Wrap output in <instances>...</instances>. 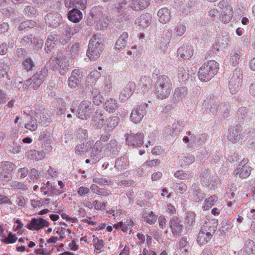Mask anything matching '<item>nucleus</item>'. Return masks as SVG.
Returning a JSON list of instances; mask_svg holds the SVG:
<instances>
[{"label": "nucleus", "mask_w": 255, "mask_h": 255, "mask_svg": "<svg viewBox=\"0 0 255 255\" xmlns=\"http://www.w3.org/2000/svg\"><path fill=\"white\" fill-rule=\"evenodd\" d=\"M23 13L30 18L36 17L38 15L37 9L32 5L25 6L23 10Z\"/></svg>", "instance_id": "nucleus-43"}, {"label": "nucleus", "mask_w": 255, "mask_h": 255, "mask_svg": "<svg viewBox=\"0 0 255 255\" xmlns=\"http://www.w3.org/2000/svg\"><path fill=\"white\" fill-rule=\"evenodd\" d=\"M94 145V141L89 140L83 142L81 144H77L75 148V151L77 153L89 151Z\"/></svg>", "instance_id": "nucleus-36"}, {"label": "nucleus", "mask_w": 255, "mask_h": 255, "mask_svg": "<svg viewBox=\"0 0 255 255\" xmlns=\"http://www.w3.org/2000/svg\"><path fill=\"white\" fill-rule=\"evenodd\" d=\"M139 85L141 87L142 92L145 93L149 90L152 85V81L150 78L146 76L141 77L139 80Z\"/></svg>", "instance_id": "nucleus-39"}, {"label": "nucleus", "mask_w": 255, "mask_h": 255, "mask_svg": "<svg viewBox=\"0 0 255 255\" xmlns=\"http://www.w3.org/2000/svg\"><path fill=\"white\" fill-rule=\"evenodd\" d=\"M50 63L52 69L58 70L61 75L65 74L69 66L68 60L66 58L59 55L52 57L50 59Z\"/></svg>", "instance_id": "nucleus-5"}, {"label": "nucleus", "mask_w": 255, "mask_h": 255, "mask_svg": "<svg viewBox=\"0 0 255 255\" xmlns=\"http://www.w3.org/2000/svg\"><path fill=\"white\" fill-rule=\"evenodd\" d=\"M105 151L110 152V154L115 157L119 154L120 147L118 142L116 139H111L110 142L106 145Z\"/></svg>", "instance_id": "nucleus-26"}, {"label": "nucleus", "mask_w": 255, "mask_h": 255, "mask_svg": "<svg viewBox=\"0 0 255 255\" xmlns=\"http://www.w3.org/2000/svg\"><path fill=\"white\" fill-rule=\"evenodd\" d=\"M22 65L24 67V69L26 71H29L32 70V68L34 67V64L32 60V59L30 58L25 59Z\"/></svg>", "instance_id": "nucleus-64"}, {"label": "nucleus", "mask_w": 255, "mask_h": 255, "mask_svg": "<svg viewBox=\"0 0 255 255\" xmlns=\"http://www.w3.org/2000/svg\"><path fill=\"white\" fill-rule=\"evenodd\" d=\"M219 103L217 97L213 95H211L206 98L203 105L206 109L209 110L210 113L214 115L216 114L218 112L220 107Z\"/></svg>", "instance_id": "nucleus-11"}, {"label": "nucleus", "mask_w": 255, "mask_h": 255, "mask_svg": "<svg viewBox=\"0 0 255 255\" xmlns=\"http://www.w3.org/2000/svg\"><path fill=\"white\" fill-rule=\"evenodd\" d=\"M103 145L100 141H97L92 147L91 157L93 163H96L101 157Z\"/></svg>", "instance_id": "nucleus-28"}, {"label": "nucleus", "mask_w": 255, "mask_h": 255, "mask_svg": "<svg viewBox=\"0 0 255 255\" xmlns=\"http://www.w3.org/2000/svg\"><path fill=\"white\" fill-rule=\"evenodd\" d=\"M241 127L238 125L230 128L229 140L232 142H236L241 139Z\"/></svg>", "instance_id": "nucleus-32"}, {"label": "nucleus", "mask_w": 255, "mask_h": 255, "mask_svg": "<svg viewBox=\"0 0 255 255\" xmlns=\"http://www.w3.org/2000/svg\"><path fill=\"white\" fill-rule=\"evenodd\" d=\"M34 116L37 119L39 124L44 127L48 126L51 121L48 110L44 108L36 110Z\"/></svg>", "instance_id": "nucleus-13"}, {"label": "nucleus", "mask_w": 255, "mask_h": 255, "mask_svg": "<svg viewBox=\"0 0 255 255\" xmlns=\"http://www.w3.org/2000/svg\"><path fill=\"white\" fill-rule=\"evenodd\" d=\"M76 136L80 140L83 141L84 139H87L88 137V131L86 129L80 128L76 132Z\"/></svg>", "instance_id": "nucleus-60"}, {"label": "nucleus", "mask_w": 255, "mask_h": 255, "mask_svg": "<svg viewBox=\"0 0 255 255\" xmlns=\"http://www.w3.org/2000/svg\"><path fill=\"white\" fill-rule=\"evenodd\" d=\"M196 214L193 212H189L186 216V223L188 226H192L195 223Z\"/></svg>", "instance_id": "nucleus-62"}, {"label": "nucleus", "mask_w": 255, "mask_h": 255, "mask_svg": "<svg viewBox=\"0 0 255 255\" xmlns=\"http://www.w3.org/2000/svg\"><path fill=\"white\" fill-rule=\"evenodd\" d=\"M170 228L173 234L178 235L182 231L183 225L182 220L176 216H173L169 221Z\"/></svg>", "instance_id": "nucleus-19"}, {"label": "nucleus", "mask_w": 255, "mask_h": 255, "mask_svg": "<svg viewBox=\"0 0 255 255\" xmlns=\"http://www.w3.org/2000/svg\"><path fill=\"white\" fill-rule=\"evenodd\" d=\"M229 42V37L228 35H221L218 38L216 42L213 45V51L219 52L220 50H223L227 47Z\"/></svg>", "instance_id": "nucleus-20"}, {"label": "nucleus", "mask_w": 255, "mask_h": 255, "mask_svg": "<svg viewBox=\"0 0 255 255\" xmlns=\"http://www.w3.org/2000/svg\"><path fill=\"white\" fill-rule=\"evenodd\" d=\"M238 117L240 123L244 120L246 123L251 121L254 117H255V107L249 106L247 107H242L240 108L237 112Z\"/></svg>", "instance_id": "nucleus-8"}, {"label": "nucleus", "mask_w": 255, "mask_h": 255, "mask_svg": "<svg viewBox=\"0 0 255 255\" xmlns=\"http://www.w3.org/2000/svg\"><path fill=\"white\" fill-rule=\"evenodd\" d=\"M212 237L213 235L210 232H207L206 230L201 228L197 238V242L200 245H205L209 242Z\"/></svg>", "instance_id": "nucleus-30"}, {"label": "nucleus", "mask_w": 255, "mask_h": 255, "mask_svg": "<svg viewBox=\"0 0 255 255\" xmlns=\"http://www.w3.org/2000/svg\"><path fill=\"white\" fill-rule=\"evenodd\" d=\"M186 0H175L173 4L174 8L184 14L185 10L184 8H186Z\"/></svg>", "instance_id": "nucleus-49"}, {"label": "nucleus", "mask_w": 255, "mask_h": 255, "mask_svg": "<svg viewBox=\"0 0 255 255\" xmlns=\"http://www.w3.org/2000/svg\"><path fill=\"white\" fill-rule=\"evenodd\" d=\"M133 226L134 222L131 219L127 218L125 219L124 222L122 221L119 222L117 224H115L114 225V227L116 228H119L124 232L126 233L130 227H132Z\"/></svg>", "instance_id": "nucleus-37"}, {"label": "nucleus", "mask_w": 255, "mask_h": 255, "mask_svg": "<svg viewBox=\"0 0 255 255\" xmlns=\"http://www.w3.org/2000/svg\"><path fill=\"white\" fill-rule=\"evenodd\" d=\"M201 180L204 182L205 185H209L212 181L210 172L209 171L205 170L202 171L201 174Z\"/></svg>", "instance_id": "nucleus-56"}, {"label": "nucleus", "mask_w": 255, "mask_h": 255, "mask_svg": "<svg viewBox=\"0 0 255 255\" xmlns=\"http://www.w3.org/2000/svg\"><path fill=\"white\" fill-rule=\"evenodd\" d=\"M239 164L237 168L234 170L235 174H239V177L244 179L248 177L251 174L252 168L250 165L241 166Z\"/></svg>", "instance_id": "nucleus-27"}, {"label": "nucleus", "mask_w": 255, "mask_h": 255, "mask_svg": "<svg viewBox=\"0 0 255 255\" xmlns=\"http://www.w3.org/2000/svg\"><path fill=\"white\" fill-rule=\"evenodd\" d=\"M152 16L149 13L141 15L135 20V24L142 27H147L151 23Z\"/></svg>", "instance_id": "nucleus-29"}, {"label": "nucleus", "mask_w": 255, "mask_h": 255, "mask_svg": "<svg viewBox=\"0 0 255 255\" xmlns=\"http://www.w3.org/2000/svg\"><path fill=\"white\" fill-rule=\"evenodd\" d=\"M147 104L145 103L134 108L130 115V120L134 123H138L141 121L146 114Z\"/></svg>", "instance_id": "nucleus-9"}, {"label": "nucleus", "mask_w": 255, "mask_h": 255, "mask_svg": "<svg viewBox=\"0 0 255 255\" xmlns=\"http://www.w3.org/2000/svg\"><path fill=\"white\" fill-rule=\"evenodd\" d=\"M249 137L252 138L249 140V144L255 146V128L254 127H247L241 133V140H246Z\"/></svg>", "instance_id": "nucleus-24"}, {"label": "nucleus", "mask_w": 255, "mask_h": 255, "mask_svg": "<svg viewBox=\"0 0 255 255\" xmlns=\"http://www.w3.org/2000/svg\"><path fill=\"white\" fill-rule=\"evenodd\" d=\"M177 77L179 82L181 84H184L188 81L189 73L188 67L185 65H180L178 67Z\"/></svg>", "instance_id": "nucleus-23"}, {"label": "nucleus", "mask_w": 255, "mask_h": 255, "mask_svg": "<svg viewBox=\"0 0 255 255\" xmlns=\"http://www.w3.org/2000/svg\"><path fill=\"white\" fill-rule=\"evenodd\" d=\"M94 109L91 103L88 101H83L80 104L78 108H71V111L76 117L81 120H86L92 115Z\"/></svg>", "instance_id": "nucleus-4"}, {"label": "nucleus", "mask_w": 255, "mask_h": 255, "mask_svg": "<svg viewBox=\"0 0 255 255\" xmlns=\"http://www.w3.org/2000/svg\"><path fill=\"white\" fill-rule=\"evenodd\" d=\"M159 21L162 23H166L170 19V12L169 9L164 7L159 9L157 13Z\"/></svg>", "instance_id": "nucleus-38"}, {"label": "nucleus", "mask_w": 255, "mask_h": 255, "mask_svg": "<svg viewBox=\"0 0 255 255\" xmlns=\"http://www.w3.org/2000/svg\"><path fill=\"white\" fill-rule=\"evenodd\" d=\"M181 130V125L179 122L176 123H173L172 126V129L170 132V135L172 137H175L178 135Z\"/></svg>", "instance_id": "nucleus-59"}, {"label": "nucleus", "mask_w": 255, "mask_h": 255, "mask_svg": "<svg viewBox=\"0 0 255 255\" xmlns=\"http://www.w3.org/2000/svg\"><path fill=\"white\" fill-rule=\"evenodd\" d=\"M217 200V197L216 196H211L208 199H206L203 208L204 210H209L213 206Z\"/></svg>", "instance_id": "nucleus-54"}, {"label": "nucleus", "mask_w": 255, "mask_h": 255, "mask_svg": "<svg viewBox=\"0 0 255 255\" xmlns=\"http://www.w3.org/2000/svg\"><path fill=\"white\" fill-rule=\"evenodd\" d=\"M105 109L110 113H114L117 108L116 100L112 98L108 99L105 103Z\"/></svg>", "instance_id": "nucleus-45"}, {"label": "nucleus", "mask_w": 255, "mask_h": 255, "mask_svg": "<svg viewBox=\"0 0 255 255\" xmlns=\"http://www.w3.org/2000/svg\"><path fill=\"white\" fill-rule=\"evenodd\" d=\"M91 93L93 103L97 106H99L102 104L103 98L101 95V93L100 92V90L97 88H93L91 91Z\"/></svg>", "instance_id": "nucleus-42"}, {"label": "nucleus", "mask_w": 255, "mask_h": 255, "mask_svg": "<svg viewBox=\"0 0 255 255\" xmlns=\"http://www.w3.org/2000/svg\"><path fill=\"white\" fill-rule=\"evenodd\" d=\"M226 10L229 11L228 14H222V20L224 23H228L231 20L233 16V11L230 8V6H226Z\"/></svg>", "instance_id": "nucleus-61"}, {"label": "nucleus", "mask_w": 255, "mask_h": 255, "mask_svg": "<svg viewBox=\"0 0 255 255\" xmlns=\"http://www.w3.org/2000/svg\"><path fill=\"white\" fill-rule=\"evenodd\" d=\"M175 177L181 180L189 179L193 176V174L190 172H185L183 170H179L177 171L174 174Z\"/></svg>", "instance_id": "nucleus-51"}, {"label": "nucleus", "mask_w": 255, "mask_h": 255, "mask_svg": "<svg viewBox=\"0 0 255 255\" xmlns=\"http://www.w3.org/2000/svg\"><path fill=\"white\" fill-rule=\"evenodd\" d=\"M21 46L27 48L32 49L35 51L40 49L43 46V41L38 39L32 34L23 36L20 40Z\"/></svg>", "instance_id": "nucleus-7"}, {"label": "nucleus", "mask_w": 255, "mask_h": 255, "mask_svg": "<svg viewBox=\"0 0 255 255\" xmlns=\"http://www.w3.org/2000/svg\"><path fill=\"white\" fill-rule=\"evenodd\" d=\"M49 225V222L42 218H32L30 223L25 227L30 230L38 231L43 227H48Z\"/></svg>", "instance_id": "nucleus-15"}, {"label": "nucleus", "mask_w": 255, "mask_h": 255, "mask_svg": "<svg viewBox=\"0 0 255 255\" xmlns=\"http://www.w3.org/2000/svg\"><path fill=\"white\" fill-rule=\"evenodd\" d=\"M111 88V83H110L109 79H106L103 86L101 88V90L100 91L103 94H108L110 92Z\"/></svg>", "instance_id": "nucleus-63"}, {"label": "nucleus", "mask_w": 255, "mask_h": 255, "mask_svg": "<svg viewBox=\"0 0 255 255\" xmlns=\"http://www.w3.org/2000/svg\"><path fill=\"white\" fill-rule=\"evenodd\" d=\"M178 56L183 59H189L193 54V49L189 43L183 44L177 51Z\"/></svg>", "instance_id": "nucleus-17"}, {"label": "nucleus", "mask_w": 255, "mask_h": 255, "mask_svg": "<svg viewBox=\"0 0 255 255\" xmlns=\"http://www.w3.org/2000/svg\"><path fill=\"white\" fill-rule=\"evenodd\" d=\"M172 84L170 79L163 75L158 77L155 85V94L161 99H165L170 94Z\"/></svg>", "instance_id": "nucleus-2"}, {"label": "nucleus", "mask_w": 255, "mask_h": 255, "mask_svg": "<svg viewBox=\"0 0 255 255\" xmlns=\"http://www.w3.org/2000/svg\"><path fill=\"white\" fill-rule=\"evenodd\" d=\"M131 7L135 11H138L148 6L149 2L147 0H132Z\"/></svg>", "instance_id": "nucleus-40"}, {"label": "nucleus", "mask_w": 255, "mask_h": 255, "mask_svg": "<svg viewBox=\"0 0 255 255\" xmlns=\"http://www.w3.org/2000/svg\"><path fill=\"white\" fill-rule=\"evenodd\" d=\"M104 39L101 34L93 35L91 38L87 51V55L92 60H95L104 49Z\"/></svg>", "instance_id": "nucleus-1"}, {"label": "nucleus", "mask_w": 255, "mask_h": 255, "mask_svg": "<svg viewBox=\"0 0 255 255\" xmlns=\"http://www.w3.org/2000/svg\"><path fill=\"white\" fill-rule=\"evenodd\" d=\"M128 133L126 136V141L128 146L136 147L140 146L143 143V134L141 132L132 133L131 131Z\"/></svg>", "instance_id": "nucleus-10"}, {"label": "nucleus", "mask_w": 255, "mask_h": 255, "mask_svg": "<svg viewBox=\"0 0 255 255\" xmlns=\"http://www.w3.org/2000/svg\"><path fill=\"white\" fill-rule=\"evenodd\" d=\"M45 19L46 21H48L47 22L48 23L49 26L53 28L59 26L62 21V17L61 14L58 13H48L46 15Z\"/></svg>", "instance_id": "nucleus-18"}, {"label": "nucleus", "mask_w": 255, "mask_h": 255, "mask_svg": "<svg viewBox=\"0 0 255 255\" xmlns=\"http://www.w3.org/2000/svg\"><path fill=\"white\" fill-rule=\"evenodd\" d=\"M105 112L103 110H97L93 115L94 125L97 129H101L104 124L105 116Z\"/></svg>", "instance_id": "nucleus-22"}, {"label": "nucleus", "mask_w": 255, "mask_h": 255, "mask_svg": "<svg viewBox=\"0 0 255 255\" xmlns=\"http://www.w3.org/2000/svg\"><path fill=\"white\" fill-rule=\"evenodd\" d=\"M243 82L241 68L237 67L234 71L233 75L229 83V88L231 94H235L240 90Z\"/></svg>", "instance_id": "nucleus-6"}, {"label": "nucleus", "mask_w": 255, "mask_h": 255, "mask_svg": "<svg viewBox=\"0 0 255 255\" xmlns=\"http://www.w3.org/2000/svg\"><path fill=\"white\" fill-rule=\"evenodd\" d=\"M254 244L255 243L253 240L251 239L247 240L245 243L244 252H246L249 255H251L253 252V247L254 246Z\"/></svg>", "instance_id": "nucleus-57"}, {"label": "nucleus", "mask_w": 255, "mask_h": 255, "mask_svg": "<svg viewBox=\"0 0 255 255\" xmlns=\"http://www.w3.org/2000/svg\"><path fill=\"white\" fill-rule=\"evenodd\" d=\"M72 9L69 11L67 13L68 19L74 23H77L82 18L83 14L80 9L72 7Z\"/></svg>", "instance_id": "nucleus-33"}, {"label": "nucleus", "mask_w": 255, "mask_h": 255, "mask_svg": "<svg viewBox=\"0 0 255 255\" xmlns=\"http://www.w3.org/2000/svg\"><path fill=\"white\" fill-rule=\"evenodd\" d=\"M128 34L127 32H123L116 43L115 48L121 51L124 49L127 46Z\"/></svg>", "instance_id": "nucleus-41"}, {"label": "nucleus", "mask_w": 255, "mask_h": 255, "mask_svg": "<svg viewBox=\"0 0 255 255\" xmlns=\"http://www.w3.org/2000/svg\"><path fill=\"white\" fill-rule=\"evenodd\" d=\"M208 15L211 20L217 22L221 18L220 12L217 9H211L208 12Z\"/></svg>", "instance_id": "nucleus-55"}, {"label": "nucleus", "mask_w": 255, "mask_h": 255, "mask_svg": "<svg viewBox=\"0 0 255 255\" xmlns=\"http://www.w3.org/2000/svg\"><path fill=\"white\" fill-rule=\"evenodd\" d=\"M14 165L10 162L5 161L1 162L0 167L2 168V171L5 174H9L11 175V172L14 168Z\"/></svg>", "instance_id": "nucleus-47"}, {"label": "nucleus", "mask_w": 255, "mask_h": 255, "mask_svg": "<svg viewBox=\"0 0 255 255\" xmlns=\"http://www.w3.org/2000/svg\"><path fill=\"white\" fill-rule=\"evenodd\" d=\"M120 118L117 116H112L109 118L106 122L107 126L108 128H115L119 124Z\"/></svg>", "instance_id": "nucleus-52"}, {"label": "nucleus", "mask_w": 255, "mask_h": 255, "mask_svg": "<svg viewBox=\"0 0 255 255\" xmlns=\"http://www.w3.org/2000/svg\"><path fill=\"white\" fill-rule=\"evenodd\" d=\"M188 94L187 89L185 87H178L175 89L173 101L174 103H178L184 99Z\"/></svg>", "instance_id": "nucleus-31"}, {"label": "nucleus", "mask_w": 255, "mask_h": 255, "mask_svg": "<svg viewBox=\"0 0 255 255\" xmlns=\"http://www.w3.org/2000/svg\"><path fill=\"white\" fill-rule=\"evenodd\" d=\"M47 70H43L39 72H36L30 78L32 86L35 90L37 89L44 81L46 75Z\"/></svg>", "instance_id": "nucleus-16"}, {"label": "nucleus", "mask_w": 255, "mask_h": 255, "mask_svg": "<svg viewBox=\"0 0 255 255\" xmlns=\"http://www.w3.org/2000/svg\"><path fill=\"white\" fill-rule=\"evenodd\" d=\"M83 72L81 70L75 69L73 70L71 76L68 79V85L71 88L78 87L83 80Z\"/></svg>", "instance_id": "nucleus-12"}, {"label": "nucleus", "mask_w": 255, "mask_h": 255, "mask_svg": "<svg viewBox=\"0 0 255 255\" xmlns=\"http://www.w3.org/2000/svg\"><path fill=\"white\" fill-rule=\"evenodd\" d=\"M37 123L38 122L35 116H32L29 122L25 125L24 127L31 131H35L38 128Z\"/></svg>", "instance_id": "nucleus-48"}, {"label": "nucleus", "mask_w": 255, "mask_h": 255, "mask_svg": "<svg viewBox=\"0 0 255 255\" xmlns=\"http://www.w3.org/2000/svg\"><path fill=\"white\" fill-rule=\"evenodd\" d=\"M36 24L37 23L34 21L31 20H27L21 22L19 24L18 29L19 30H23L27 28H32L36 26Z\"/></svg>", "instance_id": "nucleus-53"}, {"label": "nucleus", "mask_w": 255, "mask_h": 255, "mask_svg": "<svg viewBox=\"0 0 255 255\" xmlns=\"http://www.w3.org/2000/svg\"><path fill=\"white\" fill-rule=\"evenodd\" d=\"M241 52L239 50L232 51L230 53L229 58H227V59L233 66H235L239 62Z\"/></svg>", "instance_id": "nucleus-46"}, {"label": "nucleus", "mask_w": 255, "mask_h": 255, "mask_svg": "<svg viewBox=\"0 0 255 255\" xmlns=\"http://www.w3.org/2000/svg\"><path fill=\"white\" fill-rule=\"evenodd\" d=\"M218 225V223L217 220L206 218L201 228L206 230L207 232H210L211 234L213 235L217 231Z\"/></svg>", "instance_id": "nucleus-21"}, {"label": "nucleus", "mask_w": 255, "mask_h": 255, "mask_svg": "<svg viewBox=\"0 0 255 255\" xmlns=\"http://www.w3.org/2000/svg\"><path fill=\"white\" fill-rule=\"evenodd\" d=\"M219 64L214 60H210L200 67L198 77L203 82L210 81L217 73Z\"/></svg>", "instance_id": "nucleus-3"}, {"label": "nucleus", "mask_w": 255, "mask_h": 255, "mask_svg": "<svg viewBox=\"0 0 255 255\" xmlns=\"http://www.w3.org/2000/svg\"><path fill=\"white\" fill-rule=\"evenodd\" d=\"M135 89V84L133 82H129L121 91L119 95V99L121 102H125L133 94Z\"/></svg>", "instance_id": "nucleus-14"}, {"label": "nucleus", "mask_w": 255, "mask_h": 255, "mask_svg": "<svg viewBox=\"0 0 255 255\" xmlns=\"http://www.w3.org/2000/svg\"><path fill=\"white\" fill-rule=\"evenodd\" d=\"M231 106L228 102H225L220 107L221 113L222 114V118L226 119L229 116V114L231 111Z\"/></svg>", "instance_id": "nucleus-50"}, {"label": "nucleus", "mask_w": 255, "mask_h": 255, "mask_svg": "<svg viewBox=\"0 0 255 255\" xmlns=\"http://www.w3.org/2000/svg\"><path fill=\"white\" fill-rule=\"evenodd\" d=\"M187 6L184 8V14H187L194 11L195 8L198 7L199 2L196 0H186Z\"/></svg>", "instance_id": "nucleus-44"}, {"label": "nucleus", "mask_w": 255, "mask_h": 255, "mask_svg": "<svg viewBox=\"0 0 255 255\" xmlns=\"http://www.w3.org/2000/svg\"><path fill=\"white\" fill-rule=\"evenodd\" d=\"M128 166V159L126 156H124L116 159L114 167L117 170L121 171L126 169Z\"/></svg>", "instance_id": "nucleus-35"}, {"label": "nucleus", "mask_w": 255, "mask_h": 255, "mask_svg": "<svg viewBox=\"0 0 255 255\" xmlns=\"http://www.w3.org/2000/svg\"><path fill=\"white\" fill-rule=\"evenodd\" d=\"M65 6L69 8L70 7L77 8L79 9H84L86 8L87 0H64Z\"/></svg>", "instance_id": "nucleus-25"}, {"label": "nucleus", "mask_w": 255, "mask_h": 255, "mask_svg": "<svg viewBox=\"0 0 255 255\" xmlns=\"http://www.w3.org/2000/svg\"><path fill=\"white\" fill-rule=\"evenodd\" d=\"M173 187L177 193L181 194L183 193L187 189V186L183 182L175 183L173 184Z\"/></svg>", "instance_id": "nucleus-58"}, {"label": "nucleus", "mask_w": 255, "mask_h": 255, "mask_svg": "<svg viewBox=\"0 0 255 255\" xmlns=\"http://www.w3.org/2000/svg\"><path fill=\"white\" fill-rule=\"evenodd\" d=\"M61 33V37L63 39L62 41L60 40V42L62 44L67 43L70 41L73 35L72 31H71V28L67 24L63 25Z\"/></svg>", "instance_id": "nucleus-34"}]
</instances>
